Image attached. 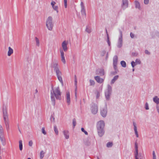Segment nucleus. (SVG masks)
Listing matches in <instances>:
<instances>
[{
    "label": "nucleus",
    "mask_w": 159,
    "mask_h": 159,
    "mask_svg": "<svg viewBox=\"0 0 159 159\" xmlns=\"http://www.w3.org/2000/svg\"><path fill=\"white\" fill-rule=\"evenodd\" d=\"M51 98L52 104L53 106L55 104V97L57 99H61V93L59 87L56 88L55 89L52 88V90H51Z\"/></svg>",
    "instance_id": "1"
},
{
    "label": "nucleus",
    "mask_w": 159,
    "mask_h": 159,
    "mask_svg": "<svg viewBox=\"0 0 159 159\" xmlns=\"http://www.w3.org/2000/svg\"><path fill=\"white\" fill-rule=\"evenodd\" d=\"M7 105L4 104L2 107V111L4 123L5 125L6 129L8 131L9 130V127L8 114L7 110Z\"/></svg>",
    "instance_id": "2"
},
{
    "label": "nucleus",
    "mask_w": 159,
    "mask_h": 159,
    "mask_svg": "<svg viewBox=\"0 0 159 159\" xmlns=\"http://www.w3.org/2000/svg\"><path fill=\"white\" fill-rule=\"evenodd\" d=\"M58 64L57 63H54L53 64L52 67L54 68V71L56 74V75L59 81L61 82L62 85H63V83L61 77L62 73L58 66Z\"/></svg>",
    "instance_id": "3"
},
{
    "label": "nucleus",
    "mask_w": 159,
    "mask_h": 159,
    "mask_svg": "<svg viewBox=\"0 0 159 159\" xmlns=\"http://www.w3.org/2000/svg\"><path fill=\"white\" fill-rule=\"evenodd\" d=\"M52 18L51 16H49L46 21V26L48 29L50 31H51L54 26V23L52 22Z\"/></svg>",
    "instance_id": "4"
},
{
    "label": "nucleus",
    "mask_w": 159,
    "mask_h": 159,
    "mask_svg": "<svg viewBox=\"0 0 159 159\" xmlns=\"http://www.w3.org/2000/svg\"><path fill=\"white\" fill-rule=\"evenodd\" d=\"M112 92L111 87L109 84L107 86V88L105 91V96L107 101H109L110 99L111 96Z\"/></svg>",
    "instance_id": "5"
},
{
    "label": "nucleus",
    "mask_w": 159,
    "mask_h": 159,
    "mask_svg": "<svg viewBox=\"0 0 159 159\" xmlns=\"http://www.w3.org/2000/svg\"><path fill=\"white\" fill-rule=\"evenodd\" d=\"M135 148L134 155L135 159H139L138 157L139 158V159H143V155L141 153L138 154V145L137 142H135Z\"/></svg>",
    "instance_id": "6"
},
{
    "label": "nucleus",
    "mask_w": 159,
    "mask_h": 159,
    "mask_svg": "<svg viewBox=\"0 0 159 159\" xmlns=\"http://www.w3.org/2000/svg\"><path fill=\"white\" fill-rule=\"evenodd\" d=\"M119 32L120 36L118 39L117 43V47L118 48H121L122 46L123 38L122 32L120 30H119Z\"/></svg>",
    "instance_id": "7"
},
{
    "label": "nucleus",
    "mask_w": 159,
    "mask_h": 159,
    "mask_svg": "<svg viewBox=\"0 0 159 159\" xmlns=\"http://www.w3.org/2000/svg\"><path fill=\"white\" fill-rule=\"evenodd\" d=\"M91 110L92 113L93 114H96L98 111V107L97 105L94 103H92L91 107Z\"/></svg>",
    "instance_id": "8"
},
{
    "label": "nucleus",
    "mask_w": 159,
    "mask_h": 159,
    "mask_svg": "<svg viewBox=\"0 0 159 159\" xmlns=\"http://www.w3.org/2000/svg\"><path fill=\"white\" fill-rule=\"evenodd\" d=\"M105 107L101 109L100 113L101 115L103 117H105L107 115V103H105Z\"/></svg>",
    "instance_id": "9"
},
{
    "label": "nucleus",
    "mask_w": 159,
    "mask_h": 159,
    "mask_svg": "<svg viewBox=\"0 0 159 159\" xmlns=\"http://www.w3.org/2000/svg\"><path fill=\"white\" fill-rule=\"evenodd\" d=\"M105 123L103 120L98 121L97 124V129H104Z\"/></svg>",
    "instance_id": "10"
},
{
    "label": "nucleus",
    "mask_w": 159,
    "mask_h": 159,
    "mask_svg": "<svg viewBox=\"0 0 159 159\" xmlns=\"http://www.w3.org/2000/svg\"><path fill=\"white\" fill-rule=\"evenodd\" d=\"M68 44V42L66 41H64L62 43L61 46L62 49L65 52H66L68 50L67 45Z\"/></svg>",
    "instance_id": "11"
},
{
    "label": "nucleus",
    "mask_w": 159,
    "mask_h": 159,
    "mask_svg": "<svg viewBox=\"0 0 159 159\" xmlns=\"http://www.w3.org/2000/svg\"><path fill=\"white\" fill-rule=\"evenodd\" d=\"M96 75L103 76L104 74V70L102 68L98 69L96 70Z\"/></svg>",
    "instance_id": "12"
},
{
    "label": "nucleus",
    "mask_w": 159,
    "mask_h": 159,
    "mask_svg": "<svg viewBox=\"0 0 159 159\" xmlns=\"http://www.w3.org/2000/svg\"><path fill=\"white\" fill-rule=\"evenodd\" d=\"M66 100L67 104L69 105L70 104V92L69 91H67L66 93Z\"/></svg>",
    "instance_id": "13"
},
{
    "label": "nucleus",
    "mask_w": 159,
    "mask_h": 159,
    "mask_svg": "<svg viewBox=\"0 0 159 159\" xmlns=\"http://www.w3.org/2000/svg\"><path fill=\"white\" fill-rule=\"evenodd\" d=\"M128 0H122V7L123 9H125L128 7Z\"/></svg>",
    "instance_id": "14"
},
{
    "label": "nucleus",
    "mask_w": 159,
    "mask_h": 159,
    "mask_svg": "<svg viewBox=\"0 0 159 159\" xmlns=\"http://www.w3.org/2000/svg\"><path fill=\"white\" fill-rule=\"evenodd\" d=\"M98 133L99 136H102L105 133L104 129H97Z\"/></svg>",
    "instance_id": "15"
},
{
    "label": "nucleus",
    "mask_w": 159,
    "mask_h": 159,
    "mask_svg": "<svg viewBox=\"0 0 159 159\" xmlns=\"http://www.w3.org/2000/svg\"><path fill=\"white\" fill-rule=\"evenodd\" d=\"M134 3L135 5V8L136 9H138L139 10L141 9V8L140 6V4L139 2V1L137 0H135L134 1Z\"/></svg>",
    "instance_id": "16"
},
{
    "label": "nucleus",
    "mask_w": 159,
    "mask_h": 159,
    "mask_svg": "<svg viewBox=\"0 0 159 159\" xmlns=\"http://www.w3.org/2000/svg\"><path fill=\"white\" fill-rule=\"evenodd\" d=\"M133 125L134 126V131L136 137L138 138L139 136L138 134V132L137 131L136 123L134 121H133Z\"/></svg>",
    "instance_id": "17"
},
{
    "label": "nucleus",
    "mask_w": 159,
    "mask_h": 159,
    "mask_svg": "<svg viewBox=\"0 0 159 159\" xmlns=\"http://www.w3.org/2000/svg\"><path fill=\"white\" fill-rule=\"evenodd\" d=\"M106 54V59H107L108 57V52H107L105 50H103L100 52V55L101 56H104Z\"/></svg>",
    "instance_id": "18"
},
{
    "label": "nucleus",
    "mask_w": 159,
    "mask_h": 159,
    "mask_svg": "<svg viewBox=\"0 0 159 159\" xmlns=\"http://www.w3.org/2000/svg\"><path fill=\"white\" fill-rule=\"evenodd\" d=\"M95 80L97 82L99 83H102L104 81L103 79L102 78H101L100 76H97L94 77Z\"/></svg>",
    "instance_id": "19"
},
{
    "label": "nucleus",
    "mask_w": 159,
    "mask_h": 159,
    "mask_svg": "<svg viewBox=\"0 0 159 159\" xmlns=\"http://www.w3.org/2000/svg\"><path fill=\"white\" fill-rule=\"evenodd\" d=\"M74 79H75V97L76 99L77 98V78L76 75H75L74 76Z\"/></svg>",
    "instance_id": "20"
},
{
    "label": "nucleus",
    "mask_w": 159,
    "mask_h": 159,
    "mask_svg": "<svg viewBox=\"0 0 159 159\" xmlns=\"http://www.w3.org/2000/svg\"><path fill=\"white\" fill-rule=\"evenodd\" d=\"M64 136L66 139H68L69 137V133L68 130H64L63 132Z\"/></svg>",
    "instance_id": "21"
},
{
    "label": "nucleus",
    "mask_w": 159,
    "mask_h": 159,
    "mask_svg": "<svg viewBox=\"0 0 159 159\" xmlns=\"http://www.w3.org/2000/svg\"><path fill=\"white\" fill-rule=\"evenodd\" d=\"M0 139L2 144L4 146L6 144V141L3 135H0Z\"/></svg>",
    "instance_id": "22"
},
{
    "label": "nucleus",
    "mask_w": 159,
    "mask_h": 159,
    "mask_svg": "<svg viewBox=\"0 0 159 159\" xmlns=\"http://www.w3.org/2000/svg\"><path fill=\"white\" fill-rule=\"evenodd\" d=\"M118 78L119 76L118 75H116L114 76V77L111 81V84H113L118 79Z\"/></svg>",
    "instance_id": "23"
},
{
    "label": "nucleus",
    "mask_w": 159,
    "mask_h": 159,
    "mask_svg": "<svg viewBox=\"0 0 159 159\" xmlns=\"http://www.w3.org/2000/svg\"><path fill=\"white\" fill-rule=\"evenodd\" d=\"M153 101L157 104L159 103V98L157 96H155L153 98Z\"/></svg>",
    "instance_id": "24"
},
{
    "label": "nucleus",
    "mask_w": 159,
    "mask_h": 159,
    "mask_svg": "<svg viewBox=\"0 0 159 159\" xmlns=\"http://www.w3.org/2000/svg\"><path fill=\"white\" fill-rule=\"evenodd\" d=\"M8 56H10L13 53V50L10 47L8 48Z\"/></svg>",
    "instance_id": "25"
},
{
    "label": "nucleus",
    "mask_w": 159,
    "mask_h": 159,
    "mask_svg": "<svg viewBox=\"0 0 159 159\" xmlns=\"http://www.w3.org/2000/svg\"><path fill=\"white\" fill-rule=\"evenodd\" d=\"M117 61H118L117 56L116 55H115L113 57V64H117Z\"/></svg>",
    "instance_id": "26"
},
{
    "label": "nucleus",
    "mask_w": 159,
    "mask_h": 159,
    "mask_svg": "<svg viewBox=\"0 0 159 159\" xmlns=\"http://www.w3.org/2000/svg\"><path fill=\"white\" fill-rule=\"evenodd\" d=\"M85 31L88 33H90L91 32L90 27L89 25H87L85 29Z\"/></svg>",
    "instance_id": "27"
},
{
    "label": "nucleus",
    "mask_w": 159,
    "mask_h": 159,
    "mask_svg": "<svg viewBox=\"0 0 159 159\" xmlns=\"http://www.w3.org/2000/svg\"><path fill=\"white\" fill-rule=\"evenodd\" d=\"M45 152L43 150L41 151L40 153V159H42L44 156Z\"/></svg>",
    "instance_id": "28"
},
{
    "label": "nucleus",
    "mask_w": 159,
    "mask_h": 159,
    "mask_svg": "<svg viewBox=\"0 0 159 159\" xmlns=\"http://www.w3.org/2000/svg\"><path fill=\"white\" fill-rule=\"evenodd\" d=\"M19 147L20 151H22L23 149V145L22 141L20 140L19 141Z\"/></svg>",
    "instance_id": "29"
},
{
    "label": "nucleus",
    "mask_w": 159,
    "mask_h": 159,
    "mask_svg": "<svg viewBox=\"0 0 159 159\" xmlns=\"http://www.w3.org/2000/svg\"><path fill=\"white\" fill-rule=\"evenodd\" d=\"M113 144L112 142H109L107 143V148H111L113 146Z\"/></svg>",
    "instance_id": "30"
},
{
    "label": "nucleus",
    "mask_w": 159,
    "mask_h": 159,
    "mask_svg": "<svg viewBox=\"0 0 159 159\" xmlns=\"http://www.w3.org/2000/svg\"><path fill=\"white\" fill-rule=\"evenodd\" d=\"M120 64L121 66L123 67H125L126 66V63L124 61H121Z\"/></svg>",
    "instance_id": "31"
},
{
    "label": "nucleus",
    "mask_w": 159,
    "mask_h": 159,
    "mask_svg": "<svg viewBox=\"0 0 159 159\" xmlns=\"http://www.w3.org/2000/svg\"><path fill=\"white\" fill-rule=\"evenodd\" d=\"M35 40L36 42V46L38 47H39L40 45V43L39 39L37 37H35Z\"/></svg>",
    "instance_id": "32"
},
{
    "label": "nucleus",
    "mask_w": 159,
    "mask_h": 159,
    "mask_svg": "<svg viewBox=\"0 0 159 159\" xmlns=\"http://www.w3.org/2000/svg\"><path fill=\"white\" fill-rule=\"evenodd\" d=\"M81 6V10H85V7L84 5V3L82 2H81L80 3Z\"/></svg>",
    "instance_id": "33"
},
{
    "label": "nucleus",
    "mask_w": 159,
    "mask_h": 159,
    "mask_svg": "<svg viewBox=\"0 0 159 159\" xmlns=\"http://www.w3.org/2000/svg\"><path fill=\"white\" fill-rule=\"evenodd\" d=\"M61 61L62 62L65 64L66 63V61L65 59V58L64 55L62 56H61Z\"/></svg>",
    "instance_id": "34"
},
{
    "label": "nucleus",
    "mask_w": 159,
    "mask_h": 159,
    "mask_svg": "<svg viewBox=\"0 0 159 159\" xmlns=\"http://www.w3.org/2000/svg\"><path fill=\"white\" fill-rule=\"evenodd\" d=\"M54 130L55 134L57 135L58 134V131L57 128V127L56 125L54 126Z\"/></svg>",
    "instance_id": "35"
},
{
    "label": "nucleus",
    "mask_w": 159,
    "mask_h": 159,
    "mask_svg": "<svg viewBox=\"0 0 159 159\" xmlns=\"http://www.w3.org/2000/svg\"><path fill=\"white\" fill-rule=\"evenodd\" d=\"M81 13L82 16H86V13L85 10H81Z\"/></svg>",
    "instance_id": "36"
},
{
    "label": "nucleus",
    "mask_w": 159,
    "mask_h": 159,
    "mask_svg": "<svg viewBox=\"0 0 159 159\" xmlns=\"http://www.w3.org/2000/svg\"><path fill=\"white\" fill-rule=\"evenodd\" d=\"M3 129L2 125H0V135H3Z\"/></svg>",
    "instance_id": "37"
},
{
    "label": "nucleus",
    "mask_w": 159,
    "mask_h": 159,
    "mask_svg": "<svg viewBox=\"0 0 159 159\" xmlns=\"http://www.w3.org/2000/svg\"><path fill=\"white\" fill-rule=\"evenodd\" d=\"M135 63H136V64H140L141 63V61L139 59H137L135 60Z\"/></svg>",
    "instance_id": "38"
},
{
    "label": "nucleus",
    "mask_w": 159,
    "mask_h": 159,
    "mask_svg": "<svg viewBox=\"0 0 159 159\" xmlns=\"http://www.w3.org/2000/svg\"><path fill=\"white\" fill-rule=\"evenodd\" d=\"M76 121L75 119H74L73 120V127L74 128L76 125Z\"/></svg>",
    "instance_id": "39"
},
{
    "label": "nucleus",
    "mask_w": 159,
    "mask_h": 159,
    "mask_svg": "<svg viewBox=\"0 0 159 159\" xmlns=\"http://www.w3.org/2000/svg\"><path fill=\"white\" fill-rule=\"evenodd\" d=\"M107 42L109 46H110L111 45V42L109 40V38L108 36V34H107Z\"/></svg>",
    "instance_id": "40"
},
{
    "label": "nucleus",
    "mask_w": 159,
    "mask_h": 159,
    "mask_svg": "<svg viewBox=\"0 0 159 159\" xmlns=\"http://www.w3.org/2000/svg\"><path fill=\"white\" fill-rule=\"evenodd\" d=\"M145 108L147 110H148L149 109L148 104V102L146 103L145 106Z\"/></svg>",
    "instance_id": "41"
},
{
    "label": "nucleus",
    "mask_w": 159,
    "mask_h": 159,
    "mask_svg": "<svg viewBox=\"0 0 159 159\" xmlns=\"http://www.w3.org/2000/svg\"><path fill=\"white\" fill-rule=\"evenodd\" d=\"M42 132L44 135H46L47 134L45 130V128L44 127H43L42 128Z\"/></svg>",
    "instance_id": "42"
},
{
    "label": "nucleus",
    "mask_w": 159,
    "mask_h": 159,
    "mask_svg": "<svg viewBox=\"0 0 159 159\" xmlns=\"http://www.w3.org/2000/svg\"><path fill=\"white\" fill-rule=\"evenodd\" d=\"M81 130L86 135H88V132L84 130V129L83 128H81Z\"/></svg>",
    "instance_id": "43"
},
{
    "label": "nucleus",
    "mask_w": 159,
    "mask_h": 159,
    "mask_svg": "<svg viewBox=\"0 0 159 159\" xmlns=\"http://www.w3.org/2000/svg\"><path fill=\"white\" fill-rule=\"evenodd\" d=\"M90 82L91 85H93L95 84V82L93 80H90Z\"/></svg>",
    "instance_id": "44"
},
{
    "label": "nucleus",
    "mask_w": 159,
    "mask_h": 159,
    "mask_svg": "<svg viewBox=\"0 0 159 159\" xmlns=\"http://www.w3.org/2000/svg\"><path fill=\"white\" fill-rule=\"evenodd\" d=\"M131 65L132 67L133 68L136 65V64L135 62L133 61L131 62Z\"/></svg>",
    "instance_id": "45"
},
{
    "label": "nucleus",
    "mask_w": 159,
    "mask_h": 159,
    "mask_svg": "<svg viewBox=\"0 0 159 159\" xmlns=\"http://www.w3.org/2000/svg\"><path fill=\"white\" fill-rule=\"evenodd\" d=\"M64 50L62 49H60V52L61 53V56H62L64 55Z\"/></svg>",
    "instance_id": "46"
},
{
    "label": "nucleus",
    "mask_w": 159,
    "mask_h": 159,
    "mask_svg": "<svg viewBox=\"0 0 159 159\" xmlns=\"http://www.w3.org/2000/svg\"><path fill=\"white\" fill-rule=\"evenodd\" d=\"M64 6L65 8L67 7V0H64Z\"/></svg>",
    "instance_id": "47"
},
{
    "label": "nucleus",
    "mask_w": 159,
    "mask_h": 159,
    "mask_svg": "<svg viewBox=\"0 0 159 159\" xmlns=\"http://www.w3.org/2000/svg\"><path fill=\"white\" fill-rule=\"evenodd\" d=\"M152 155H153V159H157L156 158L155 153L154 151H153Z\"/></svg>",
    "instance_id": "48"
},
{
    "label": "nucleus",
    "mask_w": 159,
    "mask_h": 159,
    "mask_svg": "<svg viewBox=\"0 0 159 159\" xmlns=\"http://www.w3.org/2000/svg\"><path fill=\"white\" fill-rule=\"evenodd\" d=\"M149 0H144V3L145 5H147L149 3Z\"/></svg>",
    "instance_id": "49"
},
{
    "label": "nucleus",
    "mask_w": 159,
    "mask_h": 159,
    "mask_svg": "<svg viewBox=\"0 0 159 159\" xmlns=\"http://www.w3.org/2000/svg\"><path fill=\"white\" fill-rule=\"evenodd\" d=\"M100 93L98 91L97 92V94H96V98H98L100 97Z\"/></svg>",
    "instance_id": "50"
},
{
    "label": "nucleus",
    "mask_w": 159,
    "mask_h": 159,
    "mask_svg": "<svg viewBox=\"0 0 159 159\" xmlns=\"http://www.w3.org/2000/svg\"><path fill=\"white\" fill-rule=\"evenodd\" d=\"M55 118L54 117L52 116H51L50 117V120L51 121H54Z\"/></svg>",
    "instance_id": "51"
},
{
    "label": "nucleus",
    "mask_w": 159,
    "mask_h": 159,
    "mask_svg": "<svg viewBox=\"0 0 159 159\" xmlns=\"http://www.w3.org/2000/svg\"><path fill=\"white\" fill-rule=\"evenodd\" d=\"M33 142L32 140H30L29 141V145L30 146H32L33 145Z\"/></svg>",
    "instance_id": "52"
},
{
    "label": "nucleus",
    "mask_w": 159,
    "mask_h": 159,
    "mask_svg": "<svg viewBox=\"0 0 159 159\" xmlns=\"http://www.w3.org/2000/svg\"><path fill=\"white\" fill-rule=\"evenodd\" d=\"M54 9V10H57L58 9V6H55L52 7Z\"/></svg>",
    "instance_id": "53"
},
{
    "label": "nucleus",
    "mask_w": 159,
    "mask_h": 159,
    "mask_svg": "<svg viewBox=\"0 0 159 159\" xmlns=\"http://www.w3.org/2000/svg\"><path fill=\"white\" fill-rule=\"evenodd\" d=\"M130 36L132 38H134V34L132 32L130 33Z\"/></svg>",
    "instance_id": "54"
},
{
    "label": "nucleus",
    "mask_w": 159,
    "mask_h": 159,
    "mask_svg": "<svg viewBox=\"0 0 159 159\" xmlns=\"http://www.w3.org/2000/svg\"><path fill=\"white\" fill-rule=\"evenodd\" d=\"M145 52L146 54L148 55H150V52L147 50H146L145 51Z\"/></svg>",
    "instance_id": "55"
},
{
    "label": "nucleus",
    "mask_w": 159,
    "mask_h": 159,
    "mask_svg": "<svg viewBox=\"0 0 159 159\" xmlns=\"http://www.w3.org/2000/svg\"><path fill=\"white\" fill-rule=\"evenodd\" d=\"M56 4V2H54V1H52V2H51V5L52 6V7H53V6H54V5Z\"/></svg>",
    "instance_id": "56"
},
{
    "label": "nucleus",
    "mask_w": 159,
    "mask_h": 159,
    "mask_svg": "<svg viewBox=\"0 0 159 159\" xmlns=\"http://www.w3.org/2000/svg\"><path fill=\"white\" fill-rule=\"evenodd\" d=\"M113 64L114 69H115V70H116L117 68V64Z\"/></svg>",
    "instance_id": "57"
},
{
    "label": "nucleus",
    "mask_w": 159,
    "mask_h": 159,
    "mask_svg": "<svg viewBox=\"0 0 159 159\" xmlns=\"http://www.w3.org/2000/svg\"><path fill=\"white\" fill-rule=\"evenodd\" d=\"M38 90L37 89H36L35 90V95L34 96H35L36 95L37 96V93H38Z\"/></svg>",
    "instance_id": "58"
},
{
    "label": "nucleus",
    "mask_w": 159,
    "mask_h": 159,
    "mask_svg": "<svg viewBox=\"0 0 159 159\" xmlns=\"http://www.w3.org/2000/svg\"><path fill=\"white\" fill-rule=\"evenodd\" d=\"M155 34L159 38V33L158 32H156Z\"/></svg>",
    "instance_id": "59"
},
{
    "label": "nucleus",
    "mask_w": 159,
    "mask_h": 159,
    "mask_svg": "<svg viewBox=\"0 0 159 159\" xmlns=\"http://www.w3.org/2000/svg\"><path fill=\"white\" fill-rule=\"evenodd\" d=\"M132 55H133L134 56H137V54L133 52Z\"/></svg>",
    "instance_id": "60"
},
{
    "label": "nucleus",
    "mask_w": 159,
    "mask_h": 159,
    "mask_svg": "<svg viewBox=\"0 0 159 159\" xmlns=\"http://www.w3.org/2000/svg\"><path fill=\"white\" fill-rule=\"evenodd\" d=\"M55 11H57V13H58V9H57V10H55Z\"/></svg>",
    "instance_id": "61"
},
{
    "label": "nucleus",
    "mask_w": 159,
    "mask_h": 159,
    "mask_svg": "<svg viewBox=\"0 0 159 159\" xmlns=\"http://www.w3.org/2000/svg\"><path fill=\"white\" fill-rule=\"evenodd\" d=\"M19 130L20 132H21L20 130L19 129Z\"/></svg>",
    "instance_id": "62"
},
{
    "label": "nucleus",
    "mask_w": 159,
    "mask_h": 159,
    "mask_svg": "<svg viewBox=\"0 0 159 159\" xmlns=\"http://www.w3.org/2000/svg\"><path fill=\"white\" fill-rule=\"evenodd\" d=\"M27 159H31V158H28Z\"/></svg>",
    "instance_id": "63"
},
{
    "label": "nucleus",
    "mask_w": 159,
    "mask_h": 159,
    "mask_svg": "<svg viewBox=\"0 0 159 159\" xmlns=\"http://www.w3.org/2000/svg\"><path fill=\"white\" fill-rule=\"evenodd\" d=\"M97 159H99L98 157H97Z\"/></svg>",
    "instance_id": "64"
}]
</instances>
